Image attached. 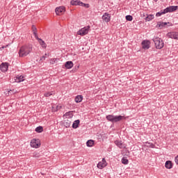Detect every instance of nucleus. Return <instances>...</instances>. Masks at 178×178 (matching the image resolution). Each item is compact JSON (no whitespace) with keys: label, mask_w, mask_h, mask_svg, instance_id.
<instances>
[{"label":"nucleus","mask_w":178,"mask_h":178,"mask_svg":"<svg viewBox=\"0 0 178 178\" xmlns=\"http://www.w3.org/2000/svg\"><path fill=\"white\" fill-rule=\"evenodd\" d=\"M33 51V45L31 44H26L24 45L22 47H20L18 54L19 58H24L27 56V55H29L31 54V51Z\"/></svg>","instance_id":"obj_1"},{"label":"nucleus","mask_w":178,"mask_h":178,"mask_svg":"<svg viewBox=\"0 0 178 178\" xmlns=\"http://www.w3.org/2000/svg\"><path fill=\"white\" fill-rule=\"evenodd\" d=\"M106 119L111 123H118V122H122V120H126V117L123 115H108L106 117Z\"/></svg>","instance_id":"obj_2"},{"label":"nucleus","mask_w":178,"mask_h":178,"mask_svg":"<svg viewBox=\"0 0 178 178\" xmlns=\"http://www.w3.org/2000/svg\"><path fill=\"white\" fill-rule=\"evenodd\" d=\"M153 41L154 42V45L156 49H162V48H163V47L165 46V43H163V40H162L161 38L158 37H154L153 38Z\"/></svg>","instance_id":"obj_3"},{"label":"nucleus","mask_w":178,"mask_h":178,"mask_svg":"<svg viewBox=\"0 0 178 178\" xmlns=\"http://www.w3.org/2000/svg\"><path fill=\"white\" fill-rule=\"evenodd\" d=\"M90 26H87L82 28L77 32L78 35H82V36L87 35V34H88V31H90Z\"/></svg>","instance_id":"obj_4"},{"label":"nucleus","mask_w":178,"mask_h":178,"mask_svg":"<svg viewBox=\"0 0 178 178\" xmlns=\"http://www.w3.org/2000/svg\"><path fill=\"white\" fill-rule=\"evenodd\" d=\"M40 145V139H32L31 140V147L33 148H39Z\"/></svg>","instance_id":"obj_5"},{"label":"nucleus","mask_w":178,"mask_h":178,"mask_svg":"<svg viewBox=\"0 0 178 178\" xmlns=\"http://www.w3.org/2000/svg\"><path fill=\"white\" fill-rule=\"evenodd\" d=\"M71 5L74 6L79 5V6H86V8H90V5L89 4L83 3V2H81L79 0L72 1H71Z\"/></svg>","instance_id":"obj_6"},{"label":"nucleus","mask_w":178,"mask_h":178,"mask_svg":"<svg viewBox=\"0 0 178 178\" xmlns=\"http://www.w3.org/2000/svg\"><path fill=\"white\" fill-rule=\"evenodd\" d=\"M56 15H58V16H60L63 13H65V7L60 6L57 7L55 10Z\"/></svg>","instance_id":"obj_7"},{"label":"nucleus","mask_w":178,"mask_h":178,"mask_svg":"<svg viewBox=\"0 0 178 178\" xmlns=\"http://www.w3.org/2000/svg\"><path fill=\"white\" fill-rule=\"evenodd\" d=\"M168 38H172L173 40H178V33L177 32H169L167 34Z\"/></svg>","instance_id":"obj_8"},{"label":"nucleus","mask_w":178,"mask_h":178,"mask_svg":"<svg viewBox=\"0 0 178 178\" xmlns=\"http://www.w3.org/2000/svg\"><path fill=\"white\" fill-rule=\"evenodd\" d=\"M8 68L9 64L8 63H3L1 65H0V70H1L3 72H8Z\"/></svg>","instance_id":"obj_9"},{"label":"nucleus","mask_w":178,"mask_h":178,"mask_svg":"<svg viewBox=\"0 0 178 178\" xmlns=\"http://www.w3.org/2000/svg\"><path fill=\"white\" fill-rule=\"evenodd\" d=\"M106 160L105 159H102V161H99L97 164L98 169H104L106 166Z\"/></svg>","instance_id":"obj_10"},{"label":"nucleus","mask_w":178,"mask_h":178,"mask_svg":"<svg viewBox=\"0 0 178 178\" xmlns=\"http://www.w3.org/2000/svg\"><path fill=\"white\" fill-rule=\"evenodd\" d=\"M150 44L151 42L149 40H143L142 42V48H143V49H149Z\"/></svg>","instance_id":"obj_11"},{"label":"nucleus","mask_w":178,"mask_h":178,"mask_svg":"<svg viewBox=\"0 0 178 178\" xmlns=\"http://www.w3.org/2000/svg\"><path fill=\"white\" fill-rule=\"evenodd\" d=\"M102 20L108 23V22H111V15L108 13H105L104 15L102 17Z\"/></svg>","instance_id":"obj_12"},{"label":"nucleus","mask_w":178,"mask_h":178,"mask_svg":"<svg viewBox=\"0 0 178 178\" xmlns=\"http://www.w3.org/2000/svg\"><path fill=\"white\" fill-rule=\"evenodd\" d=\"M114 144H115V145H117V147H118V148H120V149L126 148V146H124L123 143H122V141H120V140H115L114 142Z\"/></svg>","instance_id":"obj_13"},{"label":"nucleus","mask_w":178,"mask_h":178,"mask_svg":"<svg viewBox=\"0 0 178 178\" xmlns=\"http://www.w3.org/2000/svg\"><path fill=\"white\" fill-rule=\"evenodd\" d=\"M66 69H72L73 67L74 64L72 61H67L65 64Z\"/></svg>","instance_id":"obj_14"},{"label":"nucleus","mask_w":178,"mask_h":178,"mask_svg":"<svg viewBox=\"0 0 178 178\" xmlns=\"http://www.w3.org/2000/svg\"><path fill=\"white\" fill-rule=\"evenodd\" d=\"M75 102H76V104H79L80 102H81L83 101V95H77L75 99H74Z\"/></svg>","instance_id":"obj_15"},{"label":"nucleus","mask_w":178,"mask_h":178,"mask_svg":"<svg viewBox=\"0 0 178 178\" xmlns=\"http://www.w3.org/2000/svg\"><path fill=\"white\" fill-rule=\"evenodd\" d=\"M36 40H38L39 44H40V45L43 47L45 48V47H47V44H45V42H44V40H42V39L39 38L38 37V38H36Z\"/></svg>","instance_id":"obj_16"},{"label":"nucleus","mask_w":178,"mask_h":178,"mask_svg":"<svg viewBox=\"0 0 178 178\" xmlns=\"http://www.w3.org/2000/svg\"><path fill=\"white\" fill-rule=\"evenodd\" d=\"M80 124V120H75L72 124V129H77Z\"/></svg>","instance_id":"obj_17"},{"label":"nucleus","mask_w":178,"mask_h":178,"mask_svg":"<svg viewBox=\"0 0 178 178\" xmlns=\"http://www.w3.org/2000/svg\"><path fill=\"white\" fill-rule=\"evenodd\" d=\"M32 31L33 33V35H35V38H38V34L37 33V27L34 25L32 26Z\"/></svg>","instance_id":"obj_18"},{"label":"nucleus","mask_w":178,"mask_h":178,"mask_svg":"<svg viewBox=\"0 0 178 178\" xmlns=\"http://www.w3.org/2000/svg\"><path fill=\"white\" fill-rule=\"evenodd\" d=\"M15 81L17 83H21V81H24V77L23 76H16Z\"/></svg>","instance_id":"obj_19"},{"label":"nucleus","mask_w":178,"mask_h":178,"mask_svg":"<svg viewBox=\"0 0 178 178\" xmlns=\"http://www.w3.org/2000/svg\"><path fill=\"white\" fill-rule=\"evenodd\" d=\"M165 168L167 169H172V168H173V165H172V161H167L165 162Z\"/></svg>","instance_id":"obj_20"},{"label":"nucleus","mask_w":178,"mask_h":178,"mask_svg":"<svg viewBox=\"0 0 178 178\" xmlns=\"http://www.w3.org/2000/svg\"><path fill=\"white\" fill-rule=\"evenodd\" d=\"M65 116L67 119H72V118H73V111H68L65 113Z\"/></svg>","instance_id":"obj_21"},{"label":"nucleus","mask_w":178,"mask_h":178,"mask_svg":"<svg viewBox=\"0 0 178 178\" xmlns=\"http://www.w3.org/2000/svg\"><path fill=\"white\" fill-rule=\"evenodd\" d=\"M35 131H36V133H42V131H44V128L41 126L37 127Z\"/></svg>","instance_id":"obj_22"},{"label":"nucleus","mask_w":178,"mask_h":178,"mask_svg":"<svg viewBox=\"0 0 178 178\" xmlns=\"http://www.w3.org/2000/svg\"><path fill=\"white\" fill-rule=\"evenodd\" d=\"M154 19V15L151 14V15H147L145 20L146 22H151V20H152Z\"/></svg>","instance_id":"obj_23"},{"label":"nucleus","mask_w":178,"mask_h":178,"mask_svg":"<svg viewBox=\"0 0 178 178\" xmlns=\"http://www.w3.org/2000/svg\"><path fill=\"white\" fill-rule=\"evenodd\" d=\"M94 140H89L86 142L87 147H92L94 145Z\"/></svg>","instance_id":"obj_24"},{"label":"nucleus","mask_w":178,"mask_h":178,"mask_svg":"<svg viewBox=\"0 0 178 178\" xmlns=\"http://www.w3.org/2000/svg\"><path fill=\"white\" fill-rule=\"evenodd\" d=\"M164 12L165 13H172V7L171 6H169V7H167L165 9H164Z\"/></svg>","instance_id":"obj_25"},{"label":"nucleus","mask_w":178,"mask_h":178,"mask_svg":"<svg viewBox=\"0 0 178 178\" xmlns=\"http://www.w3.org/2000/svg\"><path fill=\"white\" fill-rule=\"evenodd\" d=\"M145 144L147 145V147H149V148H155V145L152 143L145 142Z\"/></svg>","instance_id":"obj_26"},{"label":"nucleus","mask_w":178,"mask_h":178,"mask_svg":"<svg viewBox=\"0 0 178 178\" xmlns=\"http://www.w3.org/2000/svg\"><path fill=\"white\" fill-rule=\"evenodd\" d=\"M165 13H165V10H163V11L156 13V17H159L162 16V15H165Z\"/></svg>","instance_id":"obj_27"},{"label":"nucleus","mask_w":178,"mask_h":178,"mask_svg":"<svg viewBox=\"0 0 178 178\" xmlns=\"http://www.w3.org/2000/svg\"><path fill=\"white\" fill-rule=\"evenodd\" d=\"M122 163H123V165H127L129 163V160L124 157H123L122 159Z\"/></svg>","instance_id":"obj_28"},{"label":"nucleus","mask_w":178,"mask_h":178,"mask_svg":"<svg viewBox=\"0 0 178 178\" xmlns=\"http://www.w3.org/2000/svg\"><path fill=\"white\" fill-rule=\"evenodd\" d=\"M58 60H59V59H58V58H51L50 60V63H51V65H55V63L56 62H58Z\"/></svg>","instance_id":"obj_29"},{"label":"nucleus","mask_w":178,"mask_h":178,"mask_svg":"<svg viewBox=\"0 0 178 178\" xmlns=\"http://www.w3.org/2000/svg\"><path fill=\"white\" fill-rule=\"evenodd\" d=\"M126 19L128 22H131L133 20V16H131V15H127L126 16Z\"/></svg>","instance_id":"obj_30"},{"label":"nucleus","mask_w":178,"mask_h":178,"mask_svg":"<svg viewBox=\"0 0 178 178\" xmlns=\"http://www.w3.org/2000/svg\"><path fill=\"white\" fill-rule=\"evenodd\" d=\"M178 6H171V10L172 12H175V10H177Z\"/></svg>","instance_id":"obj_31"},{"label":"nucleus","mask_w":178,"mask_h":178,"mask_svg":"<svg viewBox=\"0 0 178 178\" xmlns=\"http://www.w3.org/2000/svg\"><path fill=\"white\" fill-rule=\"evenodd\" d=\"M167 24H170L169 22H161L159 26L161 27H165V26H167Z\"/></svg>","instance_id":"obj_32"},{"label":"nucleus","mask_w":178,"mask_h":178,"mask_svg":"<svg viewBox=\"0 0 178 178\" xmlns=\"http://www.w3.org/2000/svg\"><path fill=\"white\" fill-rule=\"evenodd\" d=\"M53 95L52 92H47L44 93V97H51V95Z\"/></svg>","instance_id":"obj_33"},{"label":"nucleus","mask_w":178,"mask_h":178,"mask_svg":"<svg viewBox=\"0 0 178 178\" xmlns=\"http://www.w3.org/2000/svg\"><path fill=\"white\" fill-rule=\"evenodd\" d=\"M65 127H70V121H68L67 122H65Z\"/></svg>","instance_id":"obj_34"},{"label":"nucleus","mask_w":178,"mask_h":178,"mask_svg":"<svg viewBox=\"0 0 178 178\" xmlns=\"http://www.w3.org/2000/svg\"><path fill=\"white\" fill-rule=\"evenodd\" d=\"M175 163H177V165H178V156H177L175 157Z\"/></svg>","instance_id":"obj_35"},{"label":"nucleus","mask_w":178,"mask_h":178,"mask_svg":"<svg viewBox=\"0 0 178 178\" xmlns=\"http://www.w3.org/2000/svg\"><path fill=\"white\" fill-rule=\"evenodd\" d=\"M45 56H43L40 58V60H45Z\"/></svg>","instance_id":"obj_36"},{"label":"nucleus","mask_w":178,"mask_h":178,"mask_svg":"<svg viewBox=\"0 0 178 178\" xmlns=\"http://www.w3.org/2000/svg\"><path fill=\"white\" fill-rule=\"evenodd\" d=\"M60 108H62L61 106H57V111L59 110V109H60Z\"/></svg>","instance_id":"obj_37"},{"label":"nucleus","mask_w":178,"mask_h":178,"mask_svg":"<svg viewBox=\"0 0 178 178\" xmlns=\"http://www.w3.org/2000/svg\"><path fill=\"white\" fill-rule=\"evenodd\" d=\"M7 47H8V45L3 46V47H2L3 49L4 48H7Z\"/></svg>","instance_id":"obj_38"},{"label":"nucleus","mask_w":178,"mask_h":178,"mask_svg":"<svg viewBox=\"0 0 178 178\" xmlns=\"http://www.w3.org/2000/svg\"><path fill=\"white\" fill-rule=\"evenodd\" d=\"M47 54H44V56H47Z\"/></svg>","instance_id":"obj_39"},{"label":"nucleus","mask_w":178,"mask_h":178,"mask_svg":"<svg viewBox=\"0 0 178 178\" xmlns=\"http://www.w3.org/2000/svg\"><path fill=\"white\" fill-rule=\"evenodd\" d=\"M154 1H158V0H154Z\"/></svg>","instance_id":"obj_40"}]
</instances>
